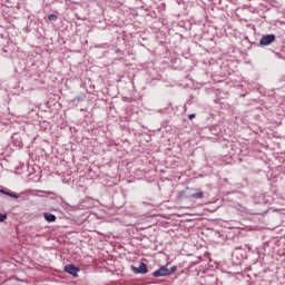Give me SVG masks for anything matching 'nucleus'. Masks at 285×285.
I'll list each match as a JSON object with an SVG mask.
<instances>
[{"mask_svg":"<svg viewBox=\"0 0 285 285\" xmlns=\"http://www.w3.org/2000/svg\"><path fill=\"white\" fill-rule=\"evenodd\" d=\"M177 271V266H173L171 268H168V265L161 266L159 269L155 271L153 273L154 277H168V275H173Z\"/></svg>","mask_w":285,"mask_h":285,"instance_id":"obj_1","label":"nucleus"},{"mask_svg":"<svg viewBox=\"0 0 285 285\" xmlns=\"http://www.w3.org/2000/svg\"><path fill=\"white\" fill-rule=\"evenodd\" d=\"M131 269L136 275H146V273H148V265H146L144 262H140L138 267L131 266Z\"/></svg>","mask_w":285,"mask_h":285,"instance_id":"obj_2","label":"nucleus"},{"mask_svg":"<svg viewBox=\"0 0 285 285\" xmlns=\"http://www.w3.org/2000/svg\"><path fill=\"white\" fill-rule=\"evenodd\" d=\"M65 273L72 275V277H79V267L75 266L73 264H68L63 267Z\"/></svg>","mask_w":285,"mask_h":285,"instance_id":"obj_3","label":"nucleus"},{"mask_svg":"<svg viewBox=\"0 0 285 285\" xmlns=\"http://www.w3.org/2000/svg\"><path fill=\"white\" fill-rule=\"evenodd\" d=\"M276 37L274 33L265 35L259 40V46H271L275 41Z\"/></svg>","mask_w":285,"mask_h":285,"instance_id":"obj_4","label":"nucleus"},{"mask_svg":"<svg viewBox=\"0 0 285 285\" xmlns=\"http://www.w3.org/2000/svg\"><path fill=\"white\" fill-rule=\"evenodd\" d=\"M0 193L2 195H7V197H12V199H19V195L17 193H13L12 190L8 188L0 187Z\"/></svg>","mask_w":285,"mask_h":285,"instance_id":"obj_5","label":"nucleus"},{"mask_svg":"<svg viewBox=\"0 0 285 285\" xmlns=\"http://www.w3.org/2000/svg\"><path fill=\"white\" fill-rule=\"evenodd\" d=\"M191 199H204V191L202 189H194V193L190 194Z\"/></svg>","mask_w":285,"mask_h":285,"instance_id":"obj_6","label":"nucleus"},{"mask_svg":"<svg viewBox=\"0 0 285 285\" xmlns=\"http://www.w3.org/2000/svg\"><path fill=\"white\" fill-rule=\"evenodd\" d=\"M43 217L49 224H51L52 222H57V216H55V214L45 213Z\"/></svg>","mask_w":285,"mask_h":285,"instance_id":"obj_7","label":"nucleus"},{"mask_svg":"<svg viewBox=\"0 0 285 285\" xmlns=\"http://www.w3.org/2000/svg\"><path fill=\"white\" fill-rule=\"evenodd\" d=\"M86 99V95H80L73 98V102H79V101H83Z\"/></svg>","mask_w":285,"mask_h":285,"instance_id":"obj_8","label":"nucleus"},{"mask_svg":"<svg viewBox=\"0 0 285 285\" xmlns=\"http://www.w3.org/2000/svg\"><path fill=\"white\" fill-rule=\"evenodd\" d=\"M58 17L55 13L48 16V21H57Z\"/></svg>","mask_w":285,"mask_h":285,"instance_id":"obj_9","label":"nucleus"},{"mask_svg":"<svg viewBox=\"0 0 285 285\" xmlns=\"http://www.w3.org/2000/svg\"><path fill=\"white\" fill-rule=\"evenodd\" d=\"M8 219V214H0V222H6Z\"/></svg>","mask_w":285,"mask_h":285,"instance_id":"obj_10","label":"nucleus"},{"mask_svg":"<svg viewBox=\"0 0 285 285\" xmlns=\"http://www.w3.org/2000/svg\"><path fill=\"white\" fill-rule=\"evenodd\" d=\"M195 117H196L195 114H190V115L188 116V119H195Z\"/></svg>","mask_w":285,"mask_h":285,"instance_id":"obj_11","label":"nucleus"}]
</instances>
